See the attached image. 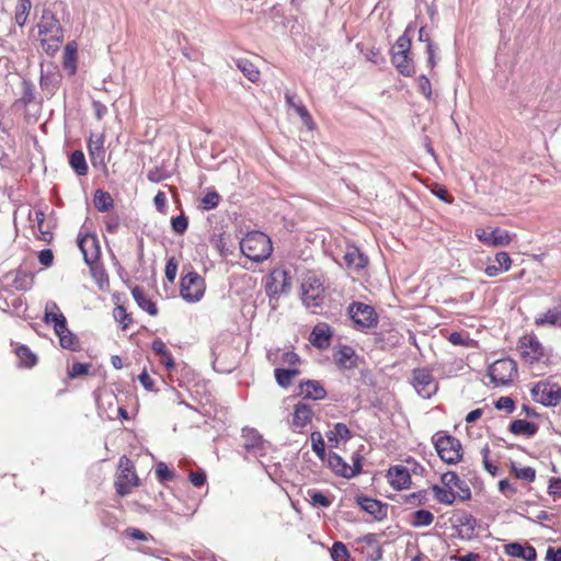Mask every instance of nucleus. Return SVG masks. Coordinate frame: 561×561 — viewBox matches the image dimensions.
Returning <instances> with one entry per match:
<instances>
[{"label":"nucleus","instance_id":"nucleus-28","mask_svg":"<svg viewBox=\"0 0 561 561\" xmlns=\"http://www.w3.org/2000/svg\"><path fill=\"white\" fill-rule=\"evenodd\" d=\"M535 325H552L561 329V308L554 307L535 318Z\"/></svg>","mask_w":561,"mask_h":561},{"label":"nucleus","instance_id":"nucleus-1","mask_svg":"<svg viewBox=\"0 0 561 561\" xmlns=\"http://www.w3.org/2000/svg\"><path fill=\"white\" fill-rule=\"evenodd\" d=\"M240 250L251 261L262 262L271 255L273 247L265 233L252 231L241 239Z\"/></svg>","mask_w":561,"mask_h":561},{"label":"nucleus","instance_id":"nucleus-55","mask_svg":"<svg viewBox=\"0 0 561 561\" xmlns=\"http://www.w3.org/2000/svg\"><path fill=\"white\" fill-rule=\"evenodd\" d=\"M448 341L453 345H459V346H471L472 340L469 337L468 334L461 333V332H453L448 336Z\"/></svg>","mask_w":561,"mask_h":561},{"label":"nucleus","instance_id":"nucleus-48","mask_svg":"<svg viewBox=\"0 0 561 561\" xmlns=\"http://www.w3.org/2000/svg\"><path fill=\"white\" fill-rule=\"evenodd\" d=\"M91 274L100 289H104L108 285V278L103 266H100L96 263L93 264L91 266Z\"/></svg>","mask_w":561,"mask_h":561},{"label":"nucleus","instance_id":"nucleus-46","mask_svg":"<svg viewBox=\"0 0 561 561\" xmlns=\"http://www.w3.org/2000/svg\"><path fill=\"white\" fill-rule=\"evenodd\" d=\"M32 282H33V277L30 274L19 270L13 279V286L18 290H27L28 288H31Z\"/></svg>","mask_w":561,"mask_h":561},{"label":"nucleus","instance_id":"nucleus-42","mask_svg":"<svg viewBox=\"0 0 561 561\" xmlns=\"http://www.w3.org/2000/svg\"><path fill=\"white\" fill-rule=\"evenodd\" d=\"M412 25H409L404 33L397 39L391 49V54H409L411 48V38L408 33L411 31Z\"/></svg>","mask_w":561,"mask_h":561},{"label":"nucleus","instance_id":"nucleus-4","mask_svg":"<svg viewBox=\"0 0 561 561\" xmlns=\"http://www.w3.org/2000/svg\"><path fill=\"white\" fill-rule=\"evenodd\" d=\"M302 304L317 313L324 300V288L320 279L314 276H308L301 284Z\"/></svg>","mask_w":561,"mask_h":561},{"label":"nucleus","instance_id":"nucleus-18","mask_svg":"<svg viewBox=\"0 0 561 561\" xmlns=\"http://www.w3.org/2000/svg\"><path fill=\"white\" fill-rule=\"evenodd\" d=\"M313 404L299 401L294 405L291 427L294 430H300L307 426L313 417Z\"/></svg>","mask_w":561,"mask_h":561},{"label":"nucleus","instance_id":"nucleus-36","mask_svg":"<svg viewBox=\"0 0 561 561\" xmlns=\"http://www.w3.org/2000/svg\"><path fill=\"white\" fill-rule=\"evenodd\" d=\"M434 520V515L427 510H417L412 515L411 525L415 528L430 526Z\"/></svg>","mask_w":561,"mask_h":561},{"label":"nucleus","instance_id":"nucleus-57","mask_svg":"<svg viewBox=\"0 0 561 561\" xmlns=\"http://www.w3.org/2000/svg\"><path fill=\"white\" fill-rule=\"evenodd\" d=\"M156 474L160 482L171 481L174 478L173 471H171L164 462L157 465Z\"/></svg>","mask_w":561,"mask_h":561},{"label":"nucleus","instance_id":"nucleus-12","mask_svg":"<svg viewBox=\"0 0 561 561\" xmlns=\"http://www.w3.org/2000/svg\"><path fill=\"white\" fill-rule=\"evenodd\" d=\"M354 323L362 329H370L377 325L378 317L375 309L363 302H354L348 309Z\"/></svg>","mask_w":561,"mask_h":561},{"label":"nucleus","instance_id":"nucleus-11","mask_svg":"<svg viewBox=\"0 0 561 561\" xmlns=\"http://www.w3.org/2000/svg\"><path fill=\"white\" fill-rule=\"evenodd\" d=\"M522 358L528 363H538L545 357V347L535 334H525L518 341Z\"/></svg>","mask_w":561,"mask_h":561},{"label":"nucleus","instance_id":"nucleus-6","mask_svg":"<svg viewBox=\"0 0 561 561\" xmlns=\"http://www.w3.org/2000/svg\"><path fill=\"white\" fill-rule=\"evenodd\" d=\"M241 438L242 447L249 456L260 459L266 455L270 443L262 437L257 430L248 426L243 427Z\"/></svg>","mask_w":561,"mask_h":561},{"label":"nucleus","instance_id":"nucleus-10","mask_svg":"<svg viewBox=\"0 0 561 561\" xmlns=\"http://www.w3.org/2000/svg\"><path fill=\"white\" fill-rule=\"evenodd\" d=\"M412 385L416 392L419 393V396H421L424 399H430L438 390L437 382L433 377L431 370L427 368L413 369Z\"/></svg>","mask_w":561,"mask_h":561},{"label":"nucleus","instance_id":"nucleus-47","mask_svg":"<svg viewBox=\"0 0 561 561\" xmlns=\"http://www.w3.org/2000/svg\"><path fill=\"white\" fill-rule=\"evenodd\" d=\"M512 471L515 476L526 482H533L536 479V470L533 467L518 468L516 463H512Z\"/></svg>","mask_w":561,"mask_h":561},{"label":"nucleus","instance_id":"nucleus-38","mask_svg":"<svg viewBox=\"0 0 561 561\" xmlns=\"http://www.w3.org/2000/svg\"><path fill=\"white\" fill-rule=\"evenodd\" d=\"M274 374L277 383L280 387L286 388L290 385L291 379L299 374V370L297 368H276Z\"/></svg>","mask_w":561,"mask_h":561},{"label":"nucleus","instance_id":"nucleus-20","mask_svg":"<svg viewBox=\"0 0 561 561\" xmlns=\"http://www.w3.org/2000/svg\"><path fill=\"white\" fill-rule=\"evenodd\" d=\"M332 336L333 330L330 325L327 323H319L312 329L309 341L314 347L324 350L329 347Z\"/></svg>","mask_w":561,"mask_h":561},{"label":"nucleus","instance_id":"nucleus-2","mask_svg":"<svg viewBox=\"0 0 561 561\" xmlns=\"http://www.w3.org/2000/svg\"><path fill=\"white\" fill-rule=\"evenodd\" d=\"M432 443L439 458L448 463H458L462 458V446L458 438L447 432L438 431L432 437Z\"/></svg>","mask_w":561,"mask_h":561},{"label":"nucleus","instance_id":"nucleus-27","mask_svg":"<svg viewBox=\"0 0 561 561\" xmlns=\"http://www.w3.org/2000/svg\"><path fill=\"white\" fill-rule=\"evenodd\" d=\"M301 394L304 399L322 400L327 396L325 389L316 380H307L300 383Z\"/></svg>","mask_w":561,"mask_h":561},{"label":"nucleus","instance_id":"nucleus-35","mask_svg":"<svg viewBox=\"0 0 561 561\" xmlns=\"http://www.w3.org/2000/svg\"><path fill=\"white\" fill-rule=\"evenodd\" d=\"M69 163L78 175H85L88 173V164L81 150H76L70 154Z\"/></svg>","mask_w":561,"mask_h":561},{"label":"nucleus","instance_id":"nucleus-63","mask_svg":"<svg viewBox=\"0 0 561 561\" xmlns=\"http://www.w3.org/2000/svg\"><path fill=\"white\" fill-rule=\"evenodd\" d=\"M495 408L499 409V410H505L508 413H512L514 411V408H515V402L510 397H501L495 402Z\"/></svg>","mask_w":561,"mask_h":561},{"label":"nucleus","instance_id":"nucleus-22","mask_svg":"<svg viewBox=\"0 0 561 561\" xmlns=\"http://www.w3.org/2000/svg\"><path fill=\"white\" fill-rule=\"evenodd\" d=\"M504 551L507 556L520 558L524 561H535L537 558L536 549L530 545L523 546L519 542H511L504 546Z\"/></svg>","mask_w":561,"mask_h":561},{"label":"nucleus","instance_id":"nucleus-25","mask_svg":"<svg viewBox=\"0 0 561 561\" xmlns=\"http://www.w3.org/2000/svg\"><path fill=\"white\" fill-rule=\"evenodd\" d=\"M89 153L91 162L94 167L105 165V149H104V137L98 136L96 139L90 138L89 140Z\"/></svg>","mask_w":561,"mask_h":561},{"label":"nucleus","instance_id":"nucleus-15","mask_svg":"<svg viewBox=\"0 0 561 561\" xmlns=\"http://www.w3.org/2000/svg\"><path fill=\"white\" fill-rule=\"evenodd\" d=\"M477 238L489 247H505L512 241V237L508 231L501 228H495L491 231L486 229H477Z\"/></svg>","mask_w":561,"mask_h":561},{"label":"nucleus","instance_id":"nucleus-64","mask_svg":"<svg viewBox=\"0 0 561 561\" xmlns=\"http://www.w3.org/2000/svg\"><path fill=\"white\" fill-rule=\"evenodd\" d=\"M548 493L553 497L561 494V478H551L549 480Z\"/></svg>","mask_w":561,"mask_h":561},{"label":"nucleus","instance_id":"nucleus-43","mask_svg":"<svg viewBox=\"0 0 561 561\" xmlns=\"http://www.w3.org/2000/svg\"><path fill=\"white\" fill-rule=\"evenodd\" d=\"M44 321L47 324H53L55 333L64 332L65 324L67 323L66 317L62 313H53L45 311Z\"/></svg>","mask_w":561,"mask_h":561},{"label":"nucleus","instance_id":"nucleus-50","mask_svg":"<svg viewBox=\"0 0 561 561\" xmlns=\"http://www.w3.org/2000/svg\"><path fill=\"white\" fill-rule=\"evenodd\" d=\"M348 551L343 542L336 541L331 548V558L333 561H347Z\"/></svg>","mask_w":561,"mask_h":561},{"label":"nucleus","instance_id":"nucleus-52","mask_svg":"<svg viewBox=\"0 0 561 561\" xmlns=\"http://www.w3.org/2000/svg\"><path fill=\"white\" fill-rule=\"evenodd\" d=\"M220 202V196L216 191L208 192L201 201L204 210L215 209Z\"/></svg>","mask_w":561,"mask_h":561},{"label":"nucleus","instance_id":"nucleus-29","mask_svg":"<svg viewBox=\"0 0 561 561\" xmlns=\"http://www.w3.org/2000/svg\"><path fill=\"white\" fill-rule=\"evenodd\" d=\"M391 61L402 76L411 77L414 73V65L409 54H391Z\"/></svg>","mask_w":561,"mask_h":561},{"label":"nucleus","instance_id":"nucleus-58","mask_svg":"<svg viewBox=\"0 0 561 561\" xmlns=\"http://www.w3.org/2000/svg\"><path fill=\"white\" fill-rule=\"evenodd\" d=\"M481 455H482V458H483V467L484 469L490 473L492 474L493 477H495L499 472V468L493 465L490 460H489V455H490V448L488 445H485L482 449H481Z\"/></svg>","mask_w":561,"mask_h":561},{"label":"nucleus","instance_id":"nucleus-16","mask_svg":"<svg viewBox=\"0 0 561 561\" xmlns=\"http://www.w3.org/2000/svg\"><path fill=\"white\" fill-rule=\"evenodd\" d=\"M78 247L83 254L84 262L92 266L100 257V247L95 236L85 234L78 240Z\"/></svg>","mask_w":561,"mask_h":561},{"label":"nucleus","instance_id":"nucleus-23","mask_svg":"<svg viewBox=\"0 0 561 561\" xmlns=\"http://www.w3.org/2000/svg\"><path fill=\"white\" fill-rule=\"evenodd\" d=\"M357 503L362 510L373 515L378 520H381L387 516V506L378 500L367 496H359L357 497Z\"/></svg>","mask_w":561,"mask_h":561},{"label":"nucleus","instance_id":"nucleus-14","mask_svg":"<svg viewBox=\"0 0 561 561\" xmlns=\"http://www.w3.org/2000/svg\"><path fill=\"white\" fill-rule=\"evenodd\" d=\"M291 287V277L287 271L274 270L266 283V291L270 296L287 294Z\"/></svg>","mask_w":561,"mask_h":561},{"label":"nucleus","instance_id":"nucleus-3","mask_svg":"<svg viewBox=\"0 0 561 561\" xmlns=\"http://www.w3.org/2000/svg\"><path fill=\"white\" fill-rule=\"evenodd\" d=\"M488 376L495 387L508 386L517 376V364L512 358H501L488 368Z\"/></svg>","mask_w":561,"mask_h":561},{"label":"nucleus","instance_id":"nucleus-62","mask_svg":"<svg viewBox=\"0 0 561 561\" xmlns=\"http://www.w3.org/2000/svg\"><path fill=\"white\" fill-rule=\"evenodd\" d=\"M178 263L174 257H170L165 265V277L170 283H173L176 277Z\"/></svg>","mask_w":561,"mask_h":561},{"label":"nucleus","instance_id":"nucleus-54","mask_svg":"<svg viewBox=\"0 0 561 561\" xmlns=\"http://www.w3.org/2000/svg\"><path fill=\"white\" fill-rule=\"evenodd\" d=\"M188 220L184 214H181L171 220V227L173 232L183 234L187 230Z\"/></svg>","mask_w":561,"mask_h":561},{"label":"nucleus","instance_id":"nucleus-45","mask_svg":"<svg viewBox=\"0 0 561 561\" xmlns=\"http://www.w3.org/2000/svg\"><path fill=\"white\" fill-rule=\"evenodd\" d=\"M311 448L319 459L324 460L325 458V444L320 432H312L310 435Z\"/></svg>","mask_w":561,"mask_h":561},{"label":"nucleus","instance_id":"nucleus-34","mask_svg":"<svg viewBox=\"0 0 561 561\" xmlns=\"http://www.w3.org/2000/svg\"><path fill=\"white\" fill-rule=\"evenodd\" d=\"M431 490L433 491L436 501L439 502L440 504L453 505L457 497L456 493L453 490L448 488H442L437 484H433L431 486Z\"/></svg>","mask_w":561,"mask_h":561},{"label":"nucleus","instance_id":"nucleus-7","mask_svg":"<svg viewBox=\"0 0 561 561\" xmlns=\"http://www.w3.org/2000/svg\"><path fill=\"white\" fill-rule=\"evenodd\" d=\"M327 460L328 466L335 474L346 479H351L362 471V456L357 453L352 455V466L345 462V460L336 453H330Z\"/></svg>","mask_w":561,"mask_h":561},{"label":"nucleus","instance_id":"nucleus-49","mask_svg":"<svg viewBox=\"0 0 561 561\" xmlns=\"http://www.w3.org/2000/svg\"><path fill=\"white\" fill-rule=\"evenodd\" d=\"M114 319L122 324V329L126 330L133 322L129 313H127L125 307L117 306L113 310Z\"/></svg>","mask_w":561,"mask_h":561},{"label":"nucleus","instance_id":"nucleus-26","mask_svg":"<svg viewBox=\"0 0 561 561\" xmlns=\"http://www.w3.org/2000/svg\"><path fill=\"white\" fill-rule=\"evenodd\" d=\"M59 82L60 75L55 67H53L51 69L48 67L47 70H44V67L42 66L39 83L43 90L47 91L50 94H54Z\"/></svg>","mask_w":561,"mask_h":561},{"label":"nucleus","instance_id":"nucleus-61","mask_svg":"<svg viewBox=\"0 0 561 561\" xmlns=\"http://www.w3.org/2000/svg\"><path fill=\"white\" fill-rule=\"evenodd\" d=\"M417 82L421 93L424 94L425 98L430 100L432 96V87L430 79L426 76L422 75L419 77Z\"/></svg>","mask_w":561,"mask_h":561},{"label":"nucleus","instance_id":"nucleus-5","mask_svg":"<svg viewBox=\"0 0 561 561\" xmlns=\"http://www.w3.org/2000/svg\"><path fill=\"white\" fill-rule=\"evenodd\" d=\"M205 280L195 271L186 273L181 279V297L191 304L199 301L205 294Z\"/></svg>","mask_w":561,"mask_h":561},{"label":"nucleus","instance_id":"nucleus-60","mask_svg":"<svg viewBox=\"0 0 561 561\" xmlns=\"http://www.w3.org/2000/svg\"><path fill=\"white\" fill-rule=\"evenodd\" d=\"M494 261L499 265V267L503 268V272H506L511 268L512 260L508 253L506 252L496 253Z\"/></svg>","mask_w":561,"mask_h":561},{"label":"nucleus","instance_id":"nucleus-51","mask_svg":"<svg viewBox=\"0 0 561 561\" xmlns=\"http://www.w3.org/2000/svg\"><path fill=\"white\" fill-rule=\"evenodd\" d=\"M308 495L313 506L329 507L332 501L322 492L316 490H309Z\"/></svg>","mask_w":561,"mask_h":561},{"label":"nucleus","instance_id":"nucleus-30","mask_svg":"<svg viewBox=\"0 0 561 561\" xmlns=\"http://www.w3.org/2000/svg\"><path fill=\"white\" fill-rule=\"evenodd\" d=\"M131 295L137 305L139 306V308L148 312L150 316L158 314V308L156 304L145 296L142 288H140L139 286H135L131 289Z\"/></svg>","mask_w":561,"mask_h":561},{"label":"nucleus","instance_id":"nucleus-56","mask_svg":"<svg viewBox=\"0 0 561 561\" xmlns=\"http://www.w3.org/2000/svg\"><path fill=\"white\" fill-rule=\"evenodd\" d=\"M60 43H62V41H57L56 38H51V36H48V38H43L41 41L43 50L50 56L55 55L56 51H58Z\"/></svg>","mask_w":561,"mask_h":561},{"label":"nucleus","instance_id":"nucleus-41","mask_svg":"<svg viewBox=\"0 0 561 561\" xmlns=\"http://www.w3.org/2000/svg\"><path fill=\"white\" fill-rule=\"evenodd\" d=\"M31 1L30 0H19L18 4H16V8H15V23L19 25V26H24L26 21H27V16L30 14V11H31Z\"/></svg>","mask_w":561,"mask_h":561},{"label":"nucleus","instance_id":"nucleus-40","mask_svg":"<svg viewBox=\"0 0 561 561\" xmlns=\"http://www.w3.org/2000/svg\"><path fill=\"white\" fill-rule=\"evenodd\" d=\"M358 542H363L374 548V552L370 556V559L374 561H378L382 558V549L378 546V535L376 534H366L362 538L358 539Z\"/></svg>","mask_w":561,"mask_h":561},{"label":"nucleus","instance_id":"nucleus-59","mask_svg":"<svg viewBox=\"0 0 561 561\" xmlns=\"http://www.w3.org/2000/svg\"><path fill=\"white\" fill-rule=\"evenodd\" d=\"M426 502H427V493L424 490L413 492L407 497V503L412 504V505H423Z\"/></svg>","mask_w":561,"mask_h":561},{"label":"nucleus","instance_id":"nucleus-33","mask_svg":"<svg viewBox=\"0 0 561 561\" xmlns=\"http://www.w3.org/2000/svg\"><path fill=\"white\" fill-rule=\"evenodd\" d=\"M93 204L99 211H110L114 207L113 197L108 192L96 190L93 196Z\"/></svg>","mask_w":561,"mask_h":561},{"label":"nucleus","instance_id":"nucleus-19","mask_svg":"<svg viewBox=\"0 0 561 561\" xmlns=\"http://www.w3.org/2000/svg\"><path fill=\"white\" fill-rule=\"evenodd\" d=\"M285 101L286 104L293 108L296 114L301 118L302 123L309 128L313 129L314 122L312 119V116L310 115L307 107L304 105L302 101L297 96L295 93H290L287 91L285 93Z\"/></svg>","mask_w":561,"mask_h":561},{"label":"nucleus","instance_id":"nucleus-53","mask_svg":"<svg viewBox=\"0 0 561 561\" xmlns=\"http://www.w3.org/2000/svg\"><path fill=\"white\" fill-rule=\"evenodd\" d=\"M458 522L459 525L465 528L466 536L468 538L471 537L477 526L476 518L471 514H463L459 517Z\"/></svg>","mask_w":561,"mask_h":561},{"label":"nucleus","instance_id":"nucleus-31","mask_svg":"<svg viewBox=\"0 0 561 561\" xmlns=\"http://www.w3.org/2000/svg\"><path fill=\"white\" fill-rule=\"evenodd\" d=\"M510 431L514 435H525L527 437H534L538 432V426L535 423L519 419L511 423Z\"/></svg>","mask_w":561,"mask_h":561},{"label":"nucleus","instance_id":"nucleus-8","mask_svg":"<svg viewBox=\"0 0 561 561\" xmlns=\"http://www.w3.org/2000/svg\"><path fill=\"white\" fill-rule=\"evenodd\" d=\"M534 400L545 407H556L561 403V386L549 381H539L531 389Z\"/></svg>","mask_w":561,"mask_h":561},{"label":"nucleus","instance_id":"nucleus-24","mask_svg":"<svg viewBox=\"0 0 561 561\" xmlns=\"http://www.w3.org/2000/svg\"><path fill=\"white\" fill-rule=\"evenodd\" d=\"M344 263L347 267L356 271L366 267L368 259L354 245H348L343 256Z\"/></svg>","mask_w":561,"mask_h":561},{"label":"nucleus","instance_id":"nucleus-32","mask_svg":"<svg viewBox=\"0 0 561 561\" xmlns=\"http://www.w3.org/2000/svg\"><path fill=\"white\" fill-rule=\"evenodd\" d=\"M354 356V350L351 346L344 345L337 351L335 355V362L340 367L344 369H350L355 366Z\"/></svg>","mask_w":561,"mask_h":561},{"label":"nucleus","instance_id":"nucleus-44","mask_svg":"<svg viewBox=\"0 0 561 561\" xmlns=\"http://www.w3.org/2000/svg\"><path fill=\"white\" fill-rule=\"evenodd\" d=\"M15 353L23 366L32 367L36 364V355L27 346L20 345Z\"/></svg>","mask_w":561,"mask_h":561},{"label":"nucleus","instance_id":"nucleus-39","mask_svg":"<svg viewBox=\"0 0 561 561\" xmlns=\"http://www.w3.org/2000/svg\"><path fill=\"white\" fill-rule=\"evenodd\" d=\"M64 332L56 333L59 337L60 346L67 350L76 351L78 347L77 336L68 329L67 323L65 324Z\"/></svg>","mask_w":561,"mask_h":561},{"label":"nucleus","instance_id":"nucleus-37","mask_svg":"<svg viewBox=\"0 0 561 561\" xmlns=\"http://www.w3.org/2000/svg\"><path fill=\"white\" fill-rule=\"evenodd\" d=\"M237 66L240 71L251 81L256 82L260 79V71L248 59H239Z\"/></svg>","mask_w":561,"mask_h":561},{"label":"nucleus","instance_id":"nucleus-13","mask_svg":"<svg viewBox=\"0 0 561 561\" xmlns=\"http://www.w3.org/2000/svg\"><path fill=\"white\" fill-rule=\"evenodd\" d=\"M37 26L39 35L51 36V38H56L57 41H64V30L51 10H43Z\"/></svg>","mask_w":561,"mask_h":561},{"label":"nucleus","instance_id":"nucleus-9","mask_svg":"<svg viewBox=\"0 0 561 561\" xmlns=\"http://www.w3.org/2000/svg\"><path fill=\"white\" fill-rule=\"evenodd\" d=\"M118 469L115 488L119 495L125 496L130 492L131 486L138 485V477L134 471L133 462L126 456L119 458Z\"/></svg>","mask_w":561,"mask_h":561},{"label":"nucleus","instance_id":"nucleus-21","mask_svg":"<svg viewBox=\"0 0 561 561\" xmlns=\"http://www.w3.org/2000/svg\"><path fill=\"white\" fill-rule=\"evenodd\" d=\"M390 485L396 490H403L410 486L411 476L403 466L390 467L387 474Z\"/></svg>","mask_w":561,"mask_h":561},{"label":"nucleus","instance_id":"nucleus-17","mask_svg":"<svg viewBox=\"0 0 561 561\" xmlns=\"http://www.w3.org/2000/svg\"><path fill=\"white\" fill-rule=\"evenodd\" d=\"M440 481L445 488L453 490L457 489L456 495L461 501H467L471 497V491L468 484L461 480L454 471H447L440 477Z\"/></svg>","mask_w":561,"mask_h":561}]
</instances>
